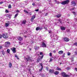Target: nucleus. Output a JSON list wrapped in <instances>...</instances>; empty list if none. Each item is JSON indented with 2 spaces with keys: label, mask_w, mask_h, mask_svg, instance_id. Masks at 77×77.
Returning <instances> with one entry per match:
<instances>
[{
  "label": "nucleus",
  "mask_w": 77,
  "mask_h": 77,
  "mask_svg": "<svg viewBox=\"0 0 77 77\" xmlns=\"http://www.w3.org/2000/svg\"><path fill=\"white\" fill-rule=\"evenodd\" d=\"M60 29L62 31L65 30V28L64 27L61 26L60 27Z\"/></svg>",
  "instance_id": "ddd939ff"
},
{
  "label": "nucleus",
  "mask_w": 77,
  "mask_h": 77,
  "mask_svg": "<svg viewBox=\"0 0 77 77\" xmlns=\"http://www.w3.org/2000/svg\"><path fill=\"white\" fill-rule=\"evenodd\" d=\"M45 76V75L44 74H43L42 75V77H44Z\"/></svg>",
  "instance_id": "603ef678"
},
{
  "label": "nucleus",
  "mask_w": 77,
  "mask_h": 77,
  "mask_svg": "<svg viewBox=\"0 0 77 77\" xmlns=\"http://www.w3.org/2000/svg\"><path fill=\"white\" fill-rule=\"evenodd\" d=\"M58 53L60 54H62L63 53V51H59Z\"/></svg>",
  "instance_id": "2eb2a0df"
},
{
  "label": "nucleus",
  "mask_w": 77,
  "mask_h": 77,
  "mask_svg": "<svg viewBox=\"0 0 77 77\" xmlns=\"http://www.w3.org/2000/svg\"><path fill=\"white\" fill-rule=\"evenodd\" d=\"M17 39L18 40H19V41H22V40L23 39V37H20V36H18L17 37Z\"/></svg>",
  "instance_id": "9d476101"
},
{
  "label": "nucleus",
  "mask_w": 77,
  "mask_h": 77,
  "mask_svg": "<svg viewBox=\"0 0 77 77\" xmlns=\"http://www.w3.org/2000/svg\"><path fill=\"white\" fill-rule=\"evenodd\" d=\"M5 12H6V13H9V11H8V10H6V11H5Z\"/></svg>",
  "instance_id": "37998d69"
},
{
  "label": "nucleus",
  "mask_w": 77,
  "mask_h": 77,
  "mask_svg": "<svg viewBox=\"0 0 77 77\" xmlns=\"http://www.w3.org/2000/svg\"><path fill=\"white\" fill-rule=\"evenodd\" d=\"M67 55L68 56H70V55H71V53L69 52H68L67 54Z\"/></svg>",
  "instance_id": "c9c22d12"
},
{
  "label": "nucleus",
  "mask_w": 77,
  "mask_h": 77,
  "mask_svg": "<svg viewBox=\"0 0 77 77\" xmlns=\"http://www.w3.org/2000/svg\"><path fill=\"white\" fill-rule=\"evenodd\" d=\"M5 24V27H8V26H9V23H6Z\"/></svg>",
  "instance_id": "412c9836"
},
{
  "label": "nucleus",
  "mask_w": 77,
  "mask_h": 77,
  "mask_svg": "<svg viewBox=\"0 0 77 77\" xmlns=\"http://www.w3.org/2000/svg\"><path fill=\"white\" fill-rule=\"evenodd\" d=\"M56 17H57V18H60V17H61V14H59L57 15L56 16Z\"/></svg>",
  "instance_id": "dca6fc26"
},
{
  "label": "nucleus",
  "mask_w": 77,
  "mask_h": 77,
  "mask_svg": "<svg viewBox=\"0 0 77 77\" xmlns=\"http://www.w3.org/2000/svg\"><path fill=\"white\" fill-rule=\"evenodd\" d=\"M49 55L50 56H52V53H50Z\"/></svg>",
  "instance_id": "49530a36"
},
{
  "label": "nucleus",
  "mask_w": 77,
  "mask_h": 77,
  "mask_svg": "<svg viewBox=\"0 0 77 77\" xmlns=\"http://www.w3.org/2000/svg\"><path fill=\"white\" fill-rule=\"evenodd\" d=\"M48 15V13H46L45 14V16H47Z\"/></svg>",
  "instance_id": "864d4df0"
},
{
  "label": "nucleus",
  "mask_w": 77,
  "mask_h": 77,
  "mask_svg": "<svg viewBox=\"0 0 77 77\" xmlns=\"http://www.w3.org/2000/svg\"><path fill=\"white\" fill-rule=\"evenodd\" d=\"M41 60V57L39 56V57H38L37 59V62L38 63L40 61V60Z\"/></svg>",
  "instance_id": "f8f14e48"
},
{
  "label": "nucleus",
  "mask_w": 77,
  "mask_h": 77,
  "mask_svg": "<svg viewBox=\"0 0 77 77\" xmlns=\"http://www.w3.org/2000/svg\"><path fill=\"white\" fill-rule=\"evenodd\" d=\"M42 69H43V68H41L40 69H39V71L41 72L42 71Z\"/></svg>",
  "instance_id": "c85d7f7f"
},
{
  "label": "nucleus",
  "mask_w": 77,
  "mask_h": 77,
  "mask_svg": "<svg viewBox=\"0 0 77 77\" xmlns=\"http://www.w3.org/2000/svg\"><path fill=\"white\" fill-rule=\"evenodd\" d=\"M16 12L19 13V12H20V11H19V10H17L16 11Z\"/></svg>",
  "instance_id": "09e8293b"
},
{
  "label": "nucleus",
  "mask_w": 77,
  "mask_h": 77,
  "mask_svg": "<svg viewBox=\"0 0 77 77\" xmlns=\"http://www.w3.org/2000/svg\"><path fill=\"white\" fill-rule=\"evenodd\" d=\"M46 69L47 71H48V67H46Z\"/></svg>",
  "instance_id": "79ce46f5"
},
{
  "label": "nucleus",
  "mask_w": 77,
  "mask_h": 77,
  "mask_svg": "<svg viewBox=\"0 0 77 77\" xmlns=\"http://www.w3.org/2000/svg\"><path fill=\"white\" fill-rule=\"evenodd\" d=\"M54 2L56 3H57V4H60V2L57 1L55 0Z\"/></svg>",
  "instance_id": "6ab92c4d"
},
{
  "label": "nucleus",
  "mask_w": 77,
  "mask_h": 77,
  "mask_svg": "<svg viewBox=\"0 0 77 77\" xmlns=\"http://www.w3.org/2000/svg\"><path fill=\"white\" fill-rule=\"evenodd\" d=\"M15 57H18V56H17V55L16 54H15Z\"/></svg>",
  "instance_id": "052dcab7"
},
{
  "label": "nucleus",
  "mask_w": 77,
  "mask_h": 77,
  "mask_svg": "<svg viewBox=\"0 0 77 77\" xmlns=\"http://www.w3.org/2000/svg\"><path fill=\"white\" fill-rule=\"evenodd\" d=\"M71 60L72 62L74 61V59H73V58Z\"/></svg>",
  "instance_id": "680f3d73"
},
{
  "label": "nucleus",
  "mask_w": 77,
  "mask_h": 77,
  "mask_svg": "<svg viewBox=\"0 0 77 77\" xmlns=\"http://www.w3.org/2000/svg\"><path fill=\"white\" fill-rule=\"evenodd\" d=\"M63 39L64 41H65V42L69 41V39L68 38L64 37Z\"/></svg>",
  "instance_id": "6e6552de"
},
{
  "label": "nucleus",
  "mask_w": 77,
  "mask_h": 77,
  "mask_svg": "<svg viewBox=\"0 0 77 77\" xmlns=\"http://www.w3.org/2000/svg\"><path fill=\"white\" fill-rule=\"evenodd\" d=\"M73 45L77 46V42H75L73 44Z\"/></svg>",
  "instance_id": "c756f323"
},
{
  "label": "nucleus",
  "mask_w": 77,
  "mask_h": 77,
  "mask_svg": "<svg viewBox=\"0 0 77 77\" xmlns=\"http://www.w3.org/2000/svg\"><path fill=\"white\" fill-rule=\"evenodd\" d=\"M75 54H77V51H75Z\"/></svg>",
  "instance_id": "0e129e2a"
},
{
  "label": "nucleus",
  "mask_w": 77,
  "mask_h": 77,
  "mask_svg": "<svg viewBox=\"0 0 77 77\" xmlns=\"http://www.w3.org/2000/svg\"><path fill=\"white\" fill-rule=\"evenodd\" d=\"M31 69H29L28 70V71H31Z\"/></svg>",
  "instance_id": "338daca9"
},
{
  "label": "nucleus",
  "mask_w": 77,
  "mask_h": 77,
  "mask_svg": "<svg viewBox=\"0 0 77 77\" xmlns=\"http://www.w3.org/2000/svg\"><path fill=\"white\" fill-rule=\"evenodd\" d=\"M40 64L41 66L42 67L41 68H43V65L42 64L40 63Z\"/></svg>",
  "instance_id": "72a5a7b5"
},
{
  "label": "nucleus",
  "mask_w": 77,
  "mask_h": 77,
  "mask_svg": "<svg viewBox=\"0 0 77 77\" xmlns=\"http://www.w3.org/2000/svg\"><path fill=\"white\" fill-rule=\"evenodd\" d=\"M2 36H3V35L0 34V39L2 38Z\"/></svg>",
  "instance_id": "58836bf2"
},
{
  "label": "nucleus",
  "mask_w": 77,
  "mask_h": 77,
  "mask_svg": "<svg viewBox=\"0 0 77 77\" xmlns=\"http://www.w3.org/2000/svg\"><path fill=\"white\" fill-rule=\"evenodd\" d=\"M53 61V59H52V58H50V62H52Z\"/></svg>",
  "instance_id": "a19ab883"
},
{
  "label": "nucleus",
  "mask_w": 77,
  "mask_h": 77,
  "mask_svg": "<svg viewBox=\"0 0 77 77\" xmlns=\"http://www.w3.org/2000/svg\"><path fill=\"white\" fill-rule=\"evenodd\" d=\"M42 47H47V45H46V44L44 43V42H42Z\"/></svg>",
  "instance_id": "1a4fd4ad"
},
{
  "label": "nucleus",
  "mask_w": 77,
  "mask_h": 77,
  "mask_svg": "<svg viewBox=\"0 0 77 77\" xmlns=\"http://www.w3.org/2000/svg\"><path fill=\"white\" fill-rule=\"evenodd\" d=\"M44 28L45 30H48V29H47V27L45 26L44 27Z\"/></svg>",
  "instance_id": "f704fd0d"
},
{
  "label": "nucleus",
  "mask_w": 77,
  "mask_h": 77,
  "mask_svg": "<svg viewBox=\"0 0 77 77\" xmlns=\"http://www.w3.org/2000/svg\"><path fill=\"white\" fill-rule=\"evenodd\" d=\"M49 33H51V31H49Z\"/></svg>",
  "instance_id": "6e6d98bb"
},
{
  "label": "nucleus",
  "mask_w": 77,
  "mask_h": 77,
  "mask_svg": "<svg viewBox=\"0 0 77 77\" xmlns=\"http://www.w3.org/2000/svg\"><path fill=\"white\" fill-rule=\"evenodd\" d=\"M8 17L9 18H11V15H9Z\"/></svg>",
  "instance_id": "5fc2aeb1"
},
{
  "label": "nucleus",
  "mask_w": 77,
  "mask_h": 77,
  "mask_svg": "<svg viewBox=\"0 0 77 77\" xmlns=\"http://www.w3.org/2000/svg\"><path fill=\"white\" fill-rule=\"evenodd\" d=\"M26 20H25L22 22V24H26Z\"/></svg>",
  "instance_id": "4be33fe9"
},
{
  "label": "nucleus",
  "mask_w": 77,
  "mask_h": 77,
  "mask_svg": "<svg viewBox=\"0 0 77 77\" xmlns=\"http://www.w3.org/2000/svg\"><path fill=\"white\" fill-rule=\"evenodd\" d=\"M39 30V27H37L36 28V30L37 31H38V30Z\"/></svg>",
  "instance_id": "5701e85b"
},
{
  "label": "nucleus",
  "mask_w": 77,
  "mask_h": 77,
  "mask_svg": "<svg viewBox=\"0 0 77 77\" xmlns=\"http://www.w3.org/2000/svg\"><path fill=\"white\" fill-rule=\"evenodd\" d=\"M40 55H43V54L41 52L40 53Z\"/></svg>",
  "instance_id": "de8ad7c7"
},
{
  "label": "nucleus",
  "mask_w": 77,
  "mask_h": 77,
  "mask_svg": "<svg viewBox=\"0 0 77 77\" xmlns=\"http://www.w3.org/2000/svg\"><path fill=\"white\" fill-rule=\"evenodd\" d=\"M7 51L8 53H10V50L9 49H7Z\"/></svg>",
  "instance_id": "bb28decb"
},
{
  "label": "nucleus",
  "mask_w": 77,
  "mask_h": 77,
  "mask_svg": "<svg viewBox=\"0 0 77 77\" xmlns=\"http://www.w3.org/2000/svg\"><path fill=\"white\" fill-rule=\"evenodd\" d=\"M75 71L77 72V68L75 67Z\"/></svg>",
  "instance_id": "3c124183"
},
{
  "label": "nucleus",
  "mask_w": 77,
  "mask_h": 77,
  "mask_svg": "<svg viewBox=\"0 0 77 77\" xmlns=\"http://www.w3.org/2000/svg\"><path fill=\"white\" fill-rule=\"evenodd\" d=\"M66 32H70V29H68L67 30Z\"/></svg>",
  "instance_id": "4c0bfd02"
},
{
  "label": "nucleus",
  "mask_w": 77,
  "mask_h": 77,
  "mask_svg": "<svg viewBox=\"0 0 77 77\" xmlns=\"http://www.w3.org/2000/svg\"><path fill=\"white\" fill-rule=\"evenodd\" d=\"M72 13L75 16H75H76V13H75V12H74V11H72Z\"/></svg>",
  "instance_id": "393cba45"
},
{
  "label": "nucleus",
  "mask_w": 77,
  "mask_h": 77,
  "mask_svg": "<svg viewBox=\"0 0 77 77\" xmlns=\"http://www.w3.org/2000/svg\"><path fill=\"white\" fill-rule=\"evenodd\" d=\"M35 11H36V12H38V11H39V9H37L36 10H35Z\"/></svg>",
  "instance_id": "a18cd8bd"
},
{
  "label": "nucleus",
  "mask_w": 77,
  "mask_h": 77,
  "mask_svg": "<svg viewBox=\"0 0 77 77\" xmlns=\"http://www.w3.org/2000/svg\"><path fill=\"white\" fill-rule=\"evenodd\" d=\"M24 37H25V38H27V36L25 35V36H24Z\"/></svg>",
  "instance_id": "69168bd1"
},
{
  "label": "nucleus",
  "mask_w": 77,
  "mask_h": 77,
  "mask_svg": "<svg viewBox=\"0 0 77 77\" xmlns=\"http://www.w3.org/2000/svg\"><path fill=\"white\" fill-rule=\"evenodd\" d=\"M71 3L72 4V6L73 7L76 6V2L75 1L71 2Z\"/></svg>",
  "instance_id": "0eeeda50"
},
{
  "label": "nucleus",
  "mask_w": 77,
  "mask_h": 77,
  "mask_svg": "<svg viewBox=\"0 0 77 77\" xmlns=\"http://www.w3.org/2000/svg\"><path fill=\"white\" fill-rule=\"evenodd\" d=\"M31 21H32H32H33V20H30Z\"/></svg>",
  "instance_id": "e2e57ef3"
},
{
  "label": "nucleus",
  "mask_w": 77,
  "mask_h": 77,
  "mask_svg": "<svg viewBox=\"0 0 77 77\" xmlns=\"http://www.w3.org/2000/svg\"><path fill=\"white\" fill-rule=\"evenodd\" d=\"M5 51H2V54L3 55H5Z\"/></svg>",
  "instance_id": "2f4dec72"
},
{
  "label": "nucleus",
  "mask_w": 77,
  "mask_h": 77,
  "mask_svg": "<svg viewBox=\"0 0 77 77\" xmlns=\"http://www.w3.org/2000/svg\"><path fill=\"white\" fill-rule=\"evenodd\" d=\"M8 8H9L10 9H11V8H12V6H11V4H10L9 5Z\"/></svg>",
  "instance_id": "a878e982"
},
{
  "label": "nucleus",
  "mask_w": 77,
  "mask_h": 77,
  "mask_svg": "<svg viewBox=\"0 0 77 77\" xmlns=\"http://www.w3.org/2000/svg\"><path fill=\"white\" fill-rule=\"evenodd\" d=\"M75 8H71L70 9V10L72 11H74V9Z\"/></svg>",
  "instance_id": "7c9ffc66"
},
{
  "label": "nucleus",
  "mask_w": 77,
  "mask_h": 77,
  "mask_svg": "<svg viewBox=\"0 0 77 77\" xmlns=\"http://www.w3.org/2000/svg\"><path fill=\"white\" fill-rule=\"evenodd\" d=\"M61 74L62 76L63 77H69L70 76L69 75L66 74V73L63 72H62Z\"/></svg>",
  "instance_id": "f257e3e1"
},
{
  "label": "nucleus",
  "mask_w": 77,
  "mask_h": 77,
  "mask_svg": "<svg viewBox=\"0 0 77 77\" xmlns=\"http://www.w3.org/2000/svg\"><path fill=\"white\" fill-rule=\"evenodd\" d=\"M69 2V0H67L66 1L62 2L61 3V4L64 5H66V4H68Z\"/></svg>",
  "instance_id": "20e7f679"
},
{
  "label": "nucleus",
  "mask_w": 77,
  "mask_h": 77,
  "mask_svg": "<svg viewBox=\"0 0 77 77\" xmlns=\"http://www.w3.org/2000/svg\"><path fill=\"white\" fill-rule=\"evenodd\" d=\"M35 17L36 16H33L32 17L31 20H34L35 18Z\"/></svg>",
  "instance_id": "aec40b11"
},
{
  "label": "nucleus",
  "mask_w": 77,
  "mask_h": 77,
  "mask_svg": "<svg viewBox=\"0 0 77 77\" xmlns=\"http://www.w3.org/2000/svg\"><path fill=\"white\" fill-rule=\"evenodd\" d=\"M56 69L57 70V71H61L62 70V69L59 68V67H57L56 68Z\"/></svg>",
  "instance_id": "a211bd4d"
},
{
  "label": "nucleus",
  "mask_w": 77,
  "mask_h": 77,
  "mask_svg": "<svg viewBox=\"0 0 77 77\" xmlns=\"http://www.w3.org/2000/svg\"><path fill=\"white\" fill-rule=\"evenodd\" d=\"M18 15V13L16 14L15 15L14 18H16V17H17Z\"/></svg>",
  "instance_id": "cd10ccee"
},
{
  "label": "nucleus",
  "mask_w": 77,
  "mask_h": 77,
  "mask_svg": "<svg viewBox=\"0 0 77 77\" xmlns=\"http://www.w3.org/2000/svg\"><path fill=\"white\" fill-rule=\"evenodd\" d=\"M11 44V43L9 42H7L5 43V47H9L10 45Z\"/></svg>",
  "instance_id": "f03ea898"
},
{
  "label": "nucleus",
  "mask_w": 77,
  "mask_h": 77,
  "mask_svg": "<svg viewBox=\"0 0 77 77\" xmlns=\"http://www.w3.org/2000/svg\"><path fill=\"white\" fill-rule=\"evenodd\" d=\"M53 53H55L56 52V50H54V51H53Z\"/></svg>",
  "instance_id": "c03bdc74"
},
{
  "label": "nucleus",
  "mask_w": 77,
  "mask_h": 77,
  "mask_svg": "<svg viewBox=\"0 0 77 77\" xmlns=\"http://www.w3.org/2000/svg\"><path fill=\"white\" fill-rule=\"evenodd\" d=\"M12 63L11 62H10L9 63V66L10 67V68H12Z\"/></svg>",
  "instance_id": "f3484780"
},
{
  "label": "nucleus",
  "mask_w": 77,
  "mask_h": 77,
  "mask_svg": "<svg viewBox=\"0 0 77 77\" xmlns=\"http://www.w3.org/2000/svg\"><path fill=\"white\" fill-rule=\"evenodd\" d=\"M65 54L64 53L62 55V57H65Z\"/></svg>",
  "instance_id": "473e14b6"
},
{
  "label": "nucleus",
  "mask_w": 77,
  "mask_h": 77,
  "mask_svg": "<svg viewBox=\"0 0 77 77\" xmlns=\"http://www.w3.org/2000/svg\"><path fill=\"white\" fill-rule=\"evenodd\" d=\"M23 11L24 12H25V13H26V14H28L29 13V12H28V11L26 10H24Z\"/></svg>",
  "instance_id": "b1692460"
},
{
  "label": "nucleus",
  "mask_w": 77,
  "mask_h": 77,
  "mask_svg": "<svg viewBox=\"0 0 77 77\" xmlns=\"http://www.w3.org/2000/svg\"><path fill=\"white\" fill-rule=\"evenodd\" d=\"M49 72L51 74H53V73H54V69H50L49 70Z\"/></svg>",
  "instance_id": "9b49d317"
},
{
  "label": "nucleus",
  "mask_w": 77,
  "mask_h": 77,
  "mask_svg": "<svg viewBox=\"0 0 77 77\" xmlns=\"http://www.w3.org/2000/svg\"><path fill=\"white\" fill-rule=\"evenodd\" d=\"M19 44H21V42H19Z\"/></svg>",
  "instance_id": "774afa93"
},
{
  "label": "nucleus",
  "mask_w": 77,
  "mask_h": 77,
  "mask_svg": "<svg viewBox=\"0 0 77 77\" xmlns=\"http://www.w3.org/2000/svg\"><path fill=\"white\" fill-rule=\"evenodd\" d=\"M16 57L18 60H19V59H20V58H19L17 56V57Z\"/></svg>",
  "instance_id": "bf43d9fd"
},
{
  "label": "nucleus",
  "mask_w": 77,
  "mask_h": 77,
  "mask_svg": "<svg viewBox=\"0 0 77 77\" xmlns=\"http://www.w3.org/2000/svg\"><path fill=\"white\" fill-rule=\"evenodd\" d=\"M2 3H3V2H0V5H2Z\"/></svg>",
  "instance_id": "8fccbe9b"
},
{
  "label": "nucleus",
  "mask_w": 77,
  "mask_h": 77,
  "mask_svg": "<svg viewBox=\"0 0 77 77\" xmlns=\"http://www.w3.org/2000/svg\"><path fill=\"white\" fill-rule=\"evenodd\" d=\"M27 56L28 57V58H25V59H26L27 61H29V60L30 61H32V59L30 57L29 55H27Z\"/></svg>",
  "instance_id": "39448f33"
},
{
  "label": "nucleus",
  "mask_w": 77,
  "mask_h": 77,
  "mask_svg": "<svg viewBox=\"0 0 77 77\" xmlns=\"http://www.w3.org/2000/svg\"><path fill=\"white\" fill-rule=\"evenodd\" d=\"M59 73V72L58 71H56L54 72L55 75H58Z\"/></svg>",
  "instance_id": "4468645a"
},
{
  "label": "nucleus",
  "mask_w": 77,
  "mask_h": 77,
  "mask_svg": "<svg viewBox=\"0 0 77 77\" xmlns=\"http://www.w3.org/2000/svg\"><path fill=\"white\" fill-rule=\"evenodd\" d=\"M2 37L4 38H5V39H6V38H8V34L7 33L3 34H2Z\"/></svg>",
  "instance_id": "7ed1b4c3"
},
{
  "label": "nucleus",
  "mask_w": 77,
  "mask_h": 77,
  "mask_svg": "<svg viewBox=\"0 0 77 77\" xmlns=\"http://www.w3.org/2000/svg\"><path fill=\"white\" fill-rule=\"evenodd\" d=\"M43 57H44V55H42L41 57H40L41 59H43Z\"/></svg>",
  "instance_id": "e433bc0d"
},
{
  "label": "nucleus",
  "mask_w": 77,
  "mask_h": 77,
  "mask_svg": "<svg viewBox=\"0 0 77 77\" xmlns=\"http://www.w3.org/2000/svg\"><path fill=\"white\" fill-rule=\"evenodd\" d=\"M3 48V47L2 46H0V49H2Z\"/></svg>",
  "instance_id": "4d7b16f0"
},
{
  "label": "nucleus",
  "mask_w": 77,
  "mask_h": 77,
  "mask_svg": "<svg viewBox=\"0 0 77 77\" xmlns=\"http://www.w3.org/2000/svg\"><path fill=\"white\" fill-rule=\"evenodd\" d=\"M32 5L33 6H35V3H33L32 4Z\"/></svg>",
  "instance_id": "13d9d810"
},
{
  "label": "nucleus",
  "mask_w": 77,
  "mask_h": 77,
  "mask_svg": "<svg viewBox=\"0 0 77 77\" xmlns=\"http://www.w3.org/2000/svg\"><path fill=\"white\" fill-rule=\"evenodd\" d=\"M11 50L12 51L13 53H16V48H15L13 47L11 48Z\"/></svg>",
  "instance_id": "423d86ee"
},
{
  "label": "nucleus",
  "mask_w": 77,
  "mask_h": 77,
  "mask_svg": "<svg viewBox=\"0 0 77 77\" xmlns=\"http://www.w3.org/2000/svg\"><path fill=\"white\" fill-rule=\"evenodd\" d=\"M43 29V28H42V27H40V28L39 27V30H42Z\"/></svg>",
  "instance_id": "ea45409f"
}]
</instances>
